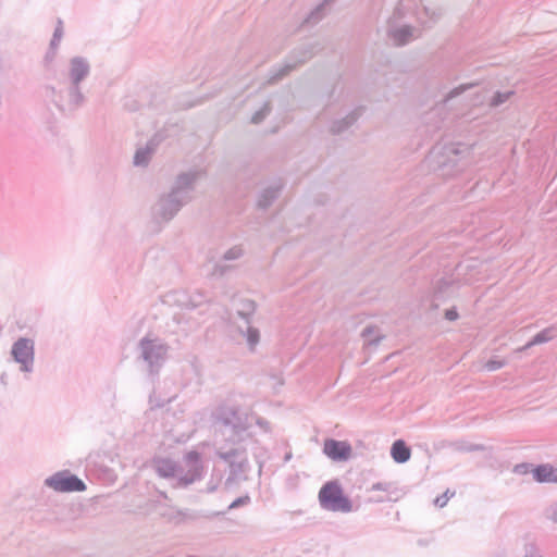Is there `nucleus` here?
Listing matches in <instances>:
<instances>
[{
	"label": "nucleus",
	"instance_id": "nucleus-1",
	"mask_svg": "<svg viewBox=\"0 0 557 557\" xmlns=\"http://www.w3.org/2000/svg\"><path fill=\"white\" fill-rule=\"evenodd\" d=\"M410 15L420 25L432 27L440 20L442 11L425 5L423 0H399L387 26V36L395 46H405L421 36L418 28L409 24H400L401 20Z\"/></svg>",
	"mask_w": 557,
	"mask_h": 557
},
{
	"label": "nucleus",
	"instance_id": "nucleus-2",
	"mask_svg": "<svg viewBox=\"0 0 557 557\" xmlns=\"http://www.w3.org/2000/svg\"><path fill=\"white\" fill-rule=\"evenodd\" d=\"M185 468L171 458L157 456L151 460V468L159 478L171 481L173 488H186L203 476L201 456L190 450L184 456Z\"/></svg>",
	"mask_w": 557,
	"mask_h": 557
},
{
	"label": "nucleus",
	"instance_id": "nucleus-3",
	"mask_svg": "<svg viewBox=\"0 0 557 557\" xmlns=\"http://www.w3.org/2000/svg\"><path fill=\"white\" fill-rule=\"evenodd\" d=\"M201 175L200 171H189L177 175L171 191L161 196L152 208L157 221L169 222L193 199L195 183Z\"/></svg>",
	"mask_w": 557,
	"mask_h": 557
},
{
	"label": "nucleus",
	"instance_id": "nucleus-4",
	"mask_svg": "<svg viewBox=\"0 0 557 557\" xmlns=\"http://www.w3.org/2000/svg\"><path fill=\"white\" fill-rule=\"evenodd\" d=\"M171 346L163 338L148 333L137 344V359L145 366L147 374L156 379L170 358Z\"/></svg>",
	"mask_w": 557,
	"mask_h": 557
},
{
	"label": "nucleus",
	"instance_id": "nucleus-5",
	"mask_svg": "<svg viewBox=\"0 0 557 557\" xmlns=\"http://www.w3.org/2000/svg\"><path fill=\"white\" fill-rule=\"evenodd\" d=\"M246 438L226 440L224 444L220 445L215 454L228 467V475L226 484H233L247 480V473L250 470L247 449L244 445Z\"/></svg>",
	"mask_w": 557,
	"mask_h": 557
},
{
	"label": "nucleus",
	"instance_id": "nucleus-6",
	"mask_svg": "<svg viewBox=\"0 0 557 557\" xmlns=\"http://www.w3.org/2000/svg\"><path fill=\"white\" fill-rule=\"evenodd\" d=\"M213 420L232 430V436L230 440H239L251 437L250 433H247L249 429L248 417L239 411L236 406L220 405L215 408L212 413Z\"/></svg>",
	"mask_w": 557,
	"mask_h": 557
},
{
	"label": "nucleus",
	"instance_id": "nucleus-7",
	"mask_svg": "<svg viewBox=\"0 0 557 557\" xmlns=\"http://www.w3.org/2000/svg\"><path fill=\"white\" fill-rule=\"evenodd\" d=\"M42 96L63 112L76 111L85 102L81 86L71 83L65 90H57L53 86H45Z\"/></svg>",
	"mask_w": 557,
	"mask_h": 557
},
{
	"label": "nucleus",
	"instance_id": "nucleus-8",
	"mask_svg": "<svg viewBox=\"0 0 557 557\" xmlns=\"http://www.w3.org/2000/svg\"><path fill=\"white\" fill-rule=\"evenodd\" d=\"M470 152L469 147L461 144H448L441 148L436 147L432 153L436 154V163L444 174L453 175L462 170L466 163L462 159Z\"/></svg>",
	"mask_w": 557,
	"mask_h": 557
},
{
	"label": "nucleus",
	"instance_id": "nucleus-9",
	"mask_svg": "<svg viewBox=\"0 0 557 557\" xmlns=\"http://www.w3.org/2000/svg\"><path fill=\"white\" fill-rule=\"evenodd\" d=\"M319 500L322 508L330 511L350 512L352 510L350 499L343 494L341 485L335 481L327 482L321 487Z\"/></svg>",
	"mask_w": 557,
	"mask_h": 557
},
{
	"label": "nucleus",
	"instance_id": "nucleus-10",
	"mask_svg": "<svg viewBox=\"0 0 557 557\" xmlns=\"http://www.w3.org/2000/svg\"><path fill=\"white\" fill-rule=\"evenodd\" d=\"M313 57L312 47H304L295 50L292 55L282 64L273 67L267 78L265 85H273L282 81L292 71L306 63Z\"/></svg>",
	"mask_w": 557,
	"mask_h": 557
},
{
	"label": "nucleus",
	"instance_id": "nucleus-11",
	"mask_svg": "<svg viewBox=\"0 0 557 557\" xmlns=\"http://www.w3.org/2000/svg\"><path fill=\"white\" fill-rule=\"evenodd\" d=\"M45 485L55 492L71 493L83 492L86 484L77 475L72 474L69 470H62L53 473L45 480Z\"/></svg>",
	"mask_w": 557,
	"mask_h": 557
},
{
	"label": "nucleus",
	"instance_id": "nucleus-12",
	"mask_svg": "<svg viewBox=\"0 0 557 557\" xmlns=\"http://www.w3.org/2000/svg\"><path fill=\"white\" fill-rule=\"evenodd\" d=\"M11 354L15 362L20 363L23 372H32L35 361V343L27 337H21L14 342Z\"/></svg>",
	"mask_w": 557,
	"mask_h": 557
},
{
	"label": "nucleus",
	"instance_id": "nucleus-13",
	"mask_svg": "<svg viewBox=\"0 0 557 557\" xmlns=\"http://www.w3.org/2000/svg\"><path fill=\"white\" fill-rule=\"evenodd\" d=\"M323 453L334 461H345L351 456V446L345 441L327 438L324 441Z\"/></svg>",
	"mask_w": 557,
	"mask_h": 557
},
{
	"label": "nucleus",
	"instance_id": "nucleus-14",
	"mask_svg": "<svg viewBox=\"0 0 557 557\" xmlns=\"http://www.w3.org/2000/svg\"><path fill=\"white\" fill-rule=\"evenodd\" d=\"M89 62L83 57H74L69 62V81L73 85L81 86V83L89 75Z\"/></svg>",
	"mask_w": 557,
	"mask_h": 557
},
{
	"label": "nucleus",
	"instance_id": "nucleus-15",
	"mask_svg": "<svg viewBox=\"0 0 557 557\" xmlns=\"http://www.w3.org/2000/svg\"><path fill=\"white\" fill-rule=\"evenodd\" d=\"M532 473L534 480L539 483H557V467L550 463L536 466Z\"/></svg>",
	"mask_w": 557,
	"mask_h": 557
},
{
	"label": "nucleus",
	"instance_id": "nucleus-16",
	"mask_svg": "<svg viewBox=\"0 0 557 557\" xmlns=\"http://www.w3.org/2000/svg\"><path fill=\"white\" fill-rule=\"evenodd\" d=\"M556 334H557V329L555 326H548V327L542 330L541 332H539L536 335H534L531 341H529L524 346L518 348L516 351L522 352V351L530 349L531 347H533L535 345L548 343L549 341L555 338Z\"/></svg>",
	"mask_w": 557,
	"mask_h": 557
},
{
	"label": "nucleus",
	"instance_id": "nucleus-17",
	"mask_svg": "<svg viewBox=\"0 0 557 557\" xmlns=\"http://www.w3.org/2000/svg\"><path fill=\"white\" fill-rule=\"evenodd\" d=\"M282 189V184H275L264 188L258 199V207L260 209L269 208L273 201L278 197Z\"/></svg>",
	"mask_w": 557,
	"mask_h": 557
},
{
	"label": "nucleus",
	"instance_id": "nucleus-18",
	"mask_svg": "<svg viewBox=\"0 0 557 557\" xmlns=\"http://www.w3.org/2000/svg\"><path fill=\"white\" fill-rule=\"evenodd\" d=\"M391 456L397 463H404L410 459L411 450L403 440H397L391 448Z\"/></svg>",
	"mask_w": 557,
	"mask_h": 557
},
{
	"label": "nucleus",
	"instance_id": "nucleus-19",
	"mask_svg": "<svg viewBox=\"0 0 557 557\" xmlns=\"http://www.w3.org/2000/svg\"><path fill=\"white\" fill-rule=\"evenodd\" d=\"M360 112L359 110H354L350 113H348L345 117L342 120H335L330 127V131L332 134H341L345 129H347L349 126H351L359 117Z\"/></svg>",
	"mask_w": 557,
	"mask_h": 557
},
{
	"label": "nucleus",
	"instance_id": "nucleus-20",
	"mask_svg": "<svg viewBox=\"0 0 557 557\" xmlns=\"http://www.w3.org/2000/svg\"><path fill=\"white\" fill-rule=\"evenodd\" d=\"M240 334L246 338L247 345L250 351H255L257 345L260 342V332L257 327H253L249 324H246V329L244 330L242 326L238 327Z\"/></svg>",
	"mask_w": 557,
	"mask_h": 557
},
{
	"label": "nucleus",
	"instance_id": "nucleus-21",
	"mask_svg": "<svg viewBox=\"0 0 557 557\" xmlns=\"http://www.w3.org/2000/svg\"><path fill=\"white\" fill-rule=\"evenodd\" d=\"M153 152V145L148 143L146 147L137 149L134 156V164L136 166H146L151 158Z\"/></svg>",
	"mask_w": 557,
	"mask_h": 557
},
{
	"label": "nucleus",
	"instance_id": "nucleus-22",
	"mask_svg": "<svg viewBox=\"0 0 557 557\" xmlns=\"http://www.w3.org/2000/svg\"><path fill=\"white\" fill-rule=\"evenodd\" d=\"M256 311V304L250 299H243L239 301V307L237 308V314L245 321L246 324H249V318Z\"/></svg>",
	"mask_w": 557,
	"mask_h": 557
},
{
	"label": "nucleus",
	"instance_id": "nucleus-23",
	"mask_svg": "<svg viewBox=\"0 0 557 557\" xmlns=\"http://www.w3.org/2000/svg\"><path fill=\"white\" fill-rule=\"evenodd\" d=\"M361 336L367 345H377L382 339V335L379 334L377 327L372 325L364 327L361 332Z\"/></svg>",
	"mask_w": 557,
	"mask_h": 557
},
{
	"label": "nucleus",
	"instance_id": "nucleus-24",
	"mask_svg": "<svg viewBox=\"0 0 557 557\" xmlns=\"http://www.w3.org/2000/svg\"><path fill=\"white\" fill-rule=\"evenodd\" d=\"M329 4V0L320 3L314 10L310 12L308 17L305 20V23L314 25L320 22L325 16V10Z\"/></svg>",
	"mask_w": 557,
	"mask_h": 557
},
{
	"label": "nucleus",
	"instance_id": "nucleus-25",
	"mask_svg": "<svg viewBox=\"0 0 557 557\" xmlns=\"http://www.w3.org/2000/svg\"><path fill=\"white\" fill-rule=\"evenodd\" d=\"M271 112V103L269 101L264 102L263 106L256 111L251 116V123L259 124L261 123Z\"/></svg>",
	"mask_w": 557,
	"mask_h": 557
},
{
	"label": "nucleus",
	"instance_id": "nucleus-26",
	"mask_svg": "<svg viewBox=\"0 0 557 557\" xmlns=\"http://www.w3.org/2000/svg\"><path fill=\"white\" fill-rule=\"evenodd\" d=\"M512 95H513V91H511V90L504 91V92L497 91L492 97L490 106L498 107V106L505 103Z\"/></svg>",
	"mask_w": 557,
	"mask_h": 557
},
{
	"label": "nucleus",
	"instance_id": "nucleus-27",
	"mask_svg": "<svg viewBox=\"0 0 557 557\" xmlns=\"http://www.w3.org/2000/svg\"><path fill=\"white\" fill-rule=\"evenodd\" d=\"M244 255L242 246H234L226 250L223 255L225 261H233L239 259Z\"/></svg>",
	"mask_w": 557,
	"mask_h": 557
},
{
	"label": "nucleus",
	"instance_id": "nucleus-28",
	"mask_svg": "<svg viewBox=\"0 0 557 557\" xmlns=\"http://www.w3.org/2000/svg\"><path fill=\"white\" fill-rule=\"evenodd\" d=\"M60 41H61L60 39H55L52 37V39L50 41V46H49V51L46 54V60H48V61L53 60Z\"/></svg>",
	"mask_w": 557,
	"mask_h": 557
},
{
	"label": "nucleus",
	"instance_id": "nucleus-29",
	"mask_svg": "<svg viewBox=\"0 0 557 557\" xmlns=\"http://www.w3.org/2000/svg\"><path fill=\"white\" fill-rule=\"evenodd\" d=\"M471 85H460L459 87L454 88L449 91V94L445 97L444 102L449 101L450 99L461 95L465 90H467Z\"/></svg>",
	"mask_w": 557,
	"mask_h": 557
},
{
	"label": "nucleus",
	"instance_id": "nucleus-30",
	"mask_svg": "<svg viewBox=\"0 0 557 557\" xmlns=\"http://www.w3.org/2000/svg\"><path fill=\"white\" fill-rule=\"evenodd\" d=\"M505 366L504 360L491 359L485 363V369L488 371H496Z\"/></svg>",
	"mask_w": 557,
	"mask_h": 557
},
{
	"label": "nucleus",
	"instance_id": "nucleus-31",
	"mask_svg": "<svg viewBox=\"0 0 557 557\" xmlns=\"http://www.w3.org/2000/svg\"><path fill=\"white\" fill-rule=\"evenodd\" d=\"M546 518L550 520L554 524H557V502L553 503L546 509Z\"/></svg>",
	"mask_w": 557,
	"mask_h": 557
},
{
	"label": "nucleus",
	"instance_id": "nucleus-32",
	"mask_svg": "<svg viewBox=\"0 0 557 557\" xmlns=\"http://www.w3.org/2000/svg\"><path fill=\"white\" fill-rule=\"evenodd\" d=\"M250 502V497L248 495L236 498L228 506V510L238 508L240 506L247 505Z\"/></svg>",
	"mask_w": 557,
	"mask_h": 557
},
{
	"label": "nucleus",
	"instance_id": "nucleus-33",
	"mask_svg": "<svg viewBox=\"0 0 557 557\" xmlns=\"http://www.w3.org/2000/svg\"><path fill=\"white\" fill-rule=\"evenodd\" d=\"M256 424L263 430L265 433L271 432V424L268 420L262 417H256Z\"/></svg>",
	"mask_w": 557,
	"mask_h": 557
},
{
	"label": "nucleus",
	"instance_id": "nucleus-34",
	"mask_svg": "<svg viewBox=\"0 0 557 557\" xmlns=\"http://www.w3.org/2000/svg\"><path fill=\"white\" fill-rule=\"evenodd\" d=\"M176 516L180 517L178 521H186V520H195L197 519V515L188 511H182L178 510L176 512Z\"/></svg>",
	"mask_w": 557,
	"mask_h": 557
},
{
	"label": "nucleus",
	"instance_id": "nucleus-35",
	"mask_svg": "<svg viewBox=\"0 0 557 557\" xmlns=\"http://www.w3.org/2000/svg\"><path fill=\"white\" fill-rule=\"evenodd\" d=\"M448 492L449 491H446L443 495L435 498V500H434L435 506L442 508L447 504V502L449 499Z\"/></svg>",
	"mask_w": 557,
	"mask_h": 557
},
{
	"label": "nucleus",
	"instance_id": "nucleus-36",
	"mask_svg": "<svg viewBox=\"0 0 557 557\" xmlns=\"http://www.w3.org/2000/svg\"><path fill=\"white\" fill-rule=\"evenodd\" d=\"M62 36H63V23L62 21L59 18L58 20V24H57V27L54 29V33H53V38L55 39H62Z\"/></svg>",
	"mask_w": 557,
	"mask_h": 557
},
{
	"label": "nucleus",
	"instance_id": "nucleus-37",
	"mask_svg": "<svg viewBox=\"0 0 557 557\" xmlns=\"http://www.w3.org/2000/svg\"><path fill=\"white\" fill-rule=\"evenodd\" d=\"M529 466H530L529 463L516 465L513 468V472L519 473V474L527 473Z\"/></svg>",
	"mask_w": 557,
	"mask_h": 557
},
{
	"label": "nucleus",
	"instance_id": "nucleus-38",
	"mask_svg": "<svg viewBox=\"0 0 557 557\" xmlns=\"http://www.w3.org/2000/svg\"><path fill=\"white\" fill-rule=\"evenodd\" d=\"M445 318L449 321H455L458 318V312L456 311L455 308L448 309L445 312Z\"/></svg>",
	"mask_w": 557,
	"mask_h": 557
},
{
	"label": "nucleus",
	"instance_id": "nucleus-39",
	"mask_svg": "<svg viewBox=\"0 0 557 557\" xmlns=\"http://www.w3.org/2000/svg\"><path fill=\"white\" fill-rule=\"evenodd\" d=\"M389 487V484L387 483H382V482H377V483H374L371 487L372 491H387Z\"/></svg>",
	"mask_w": 557,
	"mask_h": 557
},
{
	"label": "nucleus",
	"instance_id": "nucleus-40",
	"mask_svg": "<svg viewBox=\"0 0 557 557\" xmlns=\"http://www.w3.org/2000/svg\"><path fill=\"white\" fill-rule=\"evenodd\" d=\"M226 271V268L224 265L216 264L213 270V274L223 275Z\"/></svg>",
	"mask_w": 557,
	"mask_h": 557
},
{
	"label": "nucleus",
	"instance_id": "nucleus-41",
	"mask_svg": "<svg viewBox=\"0 0 557 557\" xmlns=\"http://www.w3.org/2000/svg\"><path fill=\"white\" fill-rule=\"evenodd\" d=\"M441 285L449 286V283L444 281ZM442 292V286H440L438 290L435 293V297L438 298V294Z\"/></svg>",
	"mask_w": 557,
	"mask_h": 557
},
{
	"label": "nucleus",
	"instance_id": "nucleus-42",
	"mask_svg": "<svg viewBox=\"0 0 557 557\" xmlns=\"http://www.w3.org/2000/svg\"><path fill=\"white\" fill-rule=\"evenodd\" d=\"M292 458V454H286L284 460L288 461Z\"/></svg>",
	"mask_w": 557,
	"mask_h": 557
}]
</instances>
